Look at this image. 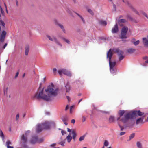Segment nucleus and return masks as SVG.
Wrapping results in <instances>:
<instances>
[{
	"label": "nucleus",
	"instance_id": "nucleus-1",
	"mask_svg": "<svg viewBox=\"0 0 148 148\" xmlns=\"http://www.w3.org/2000/svg\"><path fill=\"white\" fill-rule=\"evenodd\" d=\"M144 114V113L141 112L140 110L130 111L125 114L124 117L121 119V121L126 125V127H127L129 125V119H133L135 116H142Z\"/></svg>",
	"mask_w": 148,
	"mask_h": 148
},
{
	"label": "nucleus",
	"instance_id": "nucleus-2",
	"mask_svg": "<svg viewBox=\"0 0 148 148\" xmlns=\"http://www.w3.org/2000/svg\"><path fill=\"white\" fill-rule=\"evenodd\" d=\"M45 92L49 97L50 101L51 100L53 97H56L58 94L59 89L58 87L54 86L53 83L51 82L50 84L48 85Z\"/></svg>",
	"mask_w": 148,
	"mask_h": 148
},
{
	"label": "nucleus",
	"instance_id": "nucleus-3",
	"mask_svg": "<svg viewBox=\"0 0 148 148\" xmlns=\"http://www.w3.org/2000/svg\"><path fill=\"white\" fill-rule=\"evenodd\" d=\"M34 98H36L37 99H41L47 101H50L49 97L48 96V95L44 94V88H42L41 90H40V89H38L37 92L34 96Z\"/></svg>",
	"mask_w": 148,
	"mask_h": 148
},
{
	"label": "nucleus",
	"instance_id": "nucleus-4",
	"mask_svg": "<svg viewBox=\"0 0 148 148\" xmlns=\"http://www.w3.org/2000/svg\"><path fill=\"white\" fill-rule=\"evenodd\" d=\"M42 125L44 130H49L51 126H55L56 123L53 121H46L42 124Z\"/></svg>",
	"mask_w": 148,
	"mask_h": 148
},
{
	"label": "nucleus",
	"instance_id": "nucleus-5",
	"mask_svg": "<svg viewBox=\"0 0 148 148\" xmlns=\"http://www.w3.org/2000/svg\"><path fill=\"white\" fill-rule=\"evenodd\" d=\"M113 53L111 49H110L107 52V59L109 62L110 68H114L116 65V62H111L112 59Z\"/></svg>",
	"mask_w": 148,
	"mask_h": 148
},
{
	"label": "nucleus",
	"instance_id": "nucleus-6",
	"mask_svg": "<svg viewBox=\"0 0 148 148\" xmlns=\"http://www.w3.org/2000/svg\"><path fill=\"white\" fill-rule=\"evenodd\" d=\"M58 72L59 74L60 75H62V74H64L69 77L71 76V74L70 71L67 70L65 69H60L58 71Z\"/></svg>",
	"mask_w": 148,
	"mask_h": 148
},
{
	"label": "nucleus",
	"instance_id": "nucleus-7",
	"mask_svg": "<svg viewBox=\"0 0 148 148\" xmlns=\"http://www.w3.org/2000/svg\"><path fill=\"white\" fill-rule=\"evenodd\" d=\"M30 132V130H27L25 132V134H23L20 136L21 140L25 144H26L27 143V137Z\"/></svg>",
	"mask_w": 148,
	"mask_h": 148
},
{
	"label": "nucleus",
	"instance_id": "nucleus-8",
	"mask_svg": "<svg viewBox=\"0 0 148 148\" xmlns=\"http://www.w3.org/2000/svg\"><path fill=\"white\" fill-rule=\"evenodd\" d=\"M115 51L117 54L119 58V61H121L124 58L125 56L123 55V54H124V52L123 51L119 49H115Z\"/></svg>",
	"mask_w": 148,
	"mask_h": 148
},
{
	"label": "nucleus",
	"instance_id": "nucleus-9",
	"mask_svg": "<svg viewBox=\"0 0 148 148\" xmlns=\"http://www.w3.org/2000/svg\"><path fill=\"white\" fill-rule=\"evenodd\" d=\"M128 30V28L127 27L124 26L122 28L121 37V38H127L126 35Z\"/></svg>",
	"mask_w": 148,
	"mask_h": 148
},
{
	"label": "nucleus",
	"instance_id": "nucleus-10",
	"mask_svg": "<svg viewBox=\"0 0 148 148\" xmlns=\"http://www.w3.org/2000/svg\"><path fill=\"white\" fill-rule=\"evenodd\" d=\"M127 112V111H124L123 110H120L119 112V114L120 116V117H118L117 118V121L119 120V121H120L121 122H122L121 121V119L123 118L124 117V115L125 114H126L127 112Z\"/></svg>",
	"mask_w": 148,
	"mask_h": 148
},
{
	"label": "nucleus",
	"instance_id": "nucleus-11",
	"mask_svg": "<svg viewBox=\"0 0 148 148\" xmlns=\"http://www.w3.org/2000/svg\"><path fill=\"white\" fill-rule=\"evenodd\" d=\"M38 136L37 135H35L32 137L30 141L31 144H34L38 142Z\"/></svg>",
	"mask_w": 148,
	"mask_h": 148
},
{
	"label": "nucleus",
	"instance_id": "nucleus-12",
	"mask_svg": "<svg viewBox=\"0 0 148 148\" xmlns=\"http://www.w3.org/2000/svg\"><path fill=\"white\" fill-rule=\"evenodd\" d=\"M43 130H44L43 128L42 127V124H38L36 127V131L38 133H39L41 132Z\"/></svg>",
	"mask_w": 148,
	"mask_h": 148
},
{
	"label": "nucleus",
	"instance_id": "nucleus-13",
	"mask_svg": "<svg viewBox=\"0 0 148 148\" xmlns=\"http://www.w3.org/2000/svg\"><path fill=\"white\" fill-rule=\"evenodd\" d=\"M118 31V25L116 23L114 25V27L112 29V33H116Z\"/></svg>",
	"mask_w": 148,
	"mask_h": 148
},
{
	"label": "nucleus",
	"instance_id": "nucleus-14",
	"mask_svg": "<svg viewBox=\"0 0 148 148\" xmlns=\"http://www.w3.org/2000/svg\"><path fill=\"white\" fill-rule=\"evenodd\" d=\"M70 133H71V134H72V138L73 139V140L75 141L77 136L76 132L74 130H73L71 132H70Z\"/></svg>",
	"mask_w": 148,
	"mask_h": 148
},
{
	"label": "nucleus",
	"instance_id": "nucleus-15",
	"mask_svg": "<svg viewBox=\"0 0 148 148\" xmlns=\"http://www.w3.org/2000/svg\"><path fill=\"white\" fill-rule=\"evenodd\" d=\"M144 116H143L141 118H139L137 119L136 120V124L138 125L139 123L142 122L143 120H144Z\"/></svg>",
	"mask_w": 148,
	"mask_h": 148
},
{
	"label": "nucleus",
	"instance_id": "nucleus-16",
	"mask_svg": "<svg viewBox=\"0 0 148 148\" xmlns=\"http://www.w3.org/2000/svg\"><path fill=\"white\" fill-rule=\"evenodd\" d=\"M11 144V142L10 140H8L6 142L5 145L7 146V148H14V147L13 146H9V145Z\"/></svg>",
	"mask_w": 148,
	"mask_h": 148
},
{
	"label": "nucleus",
	"instance_id": "nucleus-17",
	"mask_svg": "<svg viewBox=\"0 0 148 148\" xmlns=\"http://www.w3.org/2000/svg\"><path fill=\"white\" fill-rule=\"evenodd\" d=\"M65 87L66 89V92H69L71 90L70 85L68 84V83L65 86Z\"/></svg>",
	"mask_w": 148,
	"mask_h": 148
},
{
	"label": "nucleus",
	"instance_id": "nucleus-18",
	"mask_svg": "<svg viewBox=\"0 0 148 148\" xmlns=\"http://www.w3.org/2000/svg\"><path fill=\"white\" fill-rule=\"evenodd\" d=\"M99 24L101 25L106 26L107 24L106 21L104 20H101L99 22Z\"/></svg>",
	"mask_w": 148,
	"mask_h": 148
},
{
	"label": "nucleus",
	"instance_id": "nucleus-19",
	"mask_svg": "<svg viewBox=\"0 0 148 148\" xmlns=\"http://www.w3.org/2000/svg\"><path fill=\"white\" fill-rule=\"evenodd\" d=\"M67 142L68 143H70L72 139V137L71 136V133H69L68 136L66 137Z\"/></svg>",
	"mask_w": 148,
	"mask_h": 148
},
{
	"label": "nucleus",
	"instance_id": "nucleus-20",
	"mask_svg": "<svg viewBox=\"0 0 148 148\" xmlns=\"http://www.w3.org/2000/svg\"><path fill=\"white\" fill-rule=\"evenodd\" d=\"M110 72L112 74H115L116 72V70L114 68H110Z\"/></svg>",
	"mask_w": 148,
	"mask_h": 148
},
{
	"label": "nucleus",
	"instance_id": "nucleus-21",
	"mask_svg": "<svg viewBox=\"0 0 148 148\" xmlns=\"http://www.w3.org/2000/svg\"><path fill=\"white\" fill-rule=\"evenodd\" d=\"M136 50L135 49L133 48H130L127 50V52L130 54H132Z\"/></svg>",
	"mask_w": 148,
	"mask_h": 148
},
{
	"label": "nucleus",
	"instance_id": "nucleus-22",
	"mask_svg": "<svg viewBox=\"0 0 148 148\" xmlns=\"http://www.w3.org/2000/svg\"><path fill=\"white\" fill-rule=\"evenodd\" d=\"M0 136L2 138L3 141L5 142L4 135L2 131L1 130H0Z\"/></svg>",
	"mask_w": 148,
	"mask_h": 148
},
{
	"label": "nucleus",
	"instance_id": "nucleus-23",
	"mask_svg": "<svg viewBox=\"0 0 148 148\" xmlns=\"http://www.w3.org/2000/svg\"><path fill=\"white\" fill-rule=\"evenodd\" d=\"M54 41L58 45L60 46V47L62 46V45L61 44L60 42L57 40V38L55 37H54Z\"/></svg>",
	"mask_w": 148,
	"mask_h": 148
},
{
	"label": "nucleus",
	"instance_id": "nucleus-24",
	"mask_svg": "<svg viewBox=\"0 0 148 148\" xmlns=\"http://www.w3.org/2000/svg\"><path fill=\"white\" fill-rule=\"evenodd\" d=\"M136 145L138 148H142V144L139 141H138L137 142Z\"/></svg>",
	"mask_w": 148,
	"mask_h": 148
},
{
	"label": "nucleus",
	"instance_id": "nucleus-25",
	"mask_svg": "<svg viewBox=\"0 0 148 148\" xmlns=\"http://www.w3.org/2000/svg\"><path fill=\"white\" fill-rule=\"evenodd\" d=\"M25 55H27L29 51V48L28 46H26L25 49Z\"/></svg>",
	"mask_w": 148,
	"mask_h": 148
},
{
	"label": "nucleus",
	"instance_id": "nucleus-26",
	"mask_svg": "<svg viewBox=\"0 0 148 148\" xmlns=\"http://www.w3.org/2000/svg\"><path fill=\"white\" fill-rule=\"evenodd\" d=\"M114 121V117L113 116H110L109 119V121L110 123H112Z\"/></svg>",
	"mask_w": 148,
	"mask_h": 148
},
{
	"label": "nucleus",
	"instance_id": "nucleus-27",
	"mask_svg": "<svg viewBox=\"0 0 148 148\" xmlns=\"http://www.w3.org/2000/svg\"><path fill=\"white\" fill-rule=\"evenodd\" d=\"M65 140L66 139H64L63 140H62V141H61V142H58V144L60 145H61V146H64V144L65 143Z\"/></svg>",
	"mask_w": 148,
	"mask_h": 148
},
{
	"label": "nucleus",
	"instance_id": "nucleus-28",
	"mask_svg": "<svg viewBox=\"0 0 148 148\" xmlns=\"http://www.w3.org/2000/svg\"><path fill=\"white\" fill-rule=\"evenodd\" d=\"M46 36L48 38L49 40L50 41H54V37H55L54 36H53L52 37H51L48 35H47Z\"/></svg>",
	"mask_w": 148,
	"mask_h": 148
},
{
	"label": "nucleus",
	"instance_id": "nucleus-29",
	"mask_svg": "<svg viewBox=\"0 0 148 148\" xmlns=\"http://www.w3.org/2000/svg\"><path fill=\"white\" fill-rule=\"evenodd\" d=\"M135 136V133H132L129 136V140H128V141H130V140L132 139Z\"/></svg>",
	"mask_w": 148,
	"mask_h": 148
},
{
	"label": "nucleus",
	"instance_id": "nucleus-30",
	"mask_svg": "<svg viewBox=\"0 0 148 148\" xmlns=\"http://www.w3.org/2000/svg\"><path fill=\"white\" fill-rule=\"evenodd\" d=\"M126 22V21L125 19H121L118 21V23H125Z\"/></svg>",
	"mask_w": 148,
	"mask_h": 148
},
{
	"label": "nucleus",
	"instance_id": "nucleus-31",
	"mask_svg": "<svg viewBox=\"0 0 148 148\" xmlns=\"http://www.w3.org/2000/svg\"><path fill=\"white\" fill-rule=\"evenodd\" d=\"M62 38L64 41L66 42L68 44H69L70 43V42L68 39H66L64 37Z\"/></svg>",
	"mask_w": 148,
	"mask_h": 148
},
{
	"label": "nucleus",
	"instance_id": "nucleus-32",
	"mask_svg": "<svg viewBox=\"0 0 148 148\" xmlns=\"http://www.w3.org/2000/svg\"><path fill=\"white\" fill-rule=\"evenodd\" d=\"M61 119L63 122H65L67 120V118L66 116H64L61 118Z\"/></svg>",
	"mask_w": 148,
	"mask_h": 148
},
{
	"label": "nucleus",
	"instance_id": "nucleus-33",
	"mask_svg": "<svg viewBox=\"0 0 148 148\" xmlns=\"http://www.w3.org/2000/svg\"><path fill=\"white\" fill-rule=\"evenodd\" d=\"M8 88H4V93L5 95H6L7 94Z\"/></svg>",
	"mask_w": 148,
	"mask_h": 148
},
{
	"label": "nucleus",
	"instance_id": "nucleus-34",
	"mask_svg": "<svg viewBox=\"0 0 148 148\" xmlns=\"http://www.w3.org/2000/svg\"><path fill=\"white\" fill-rule=\"evenodd\" d=\"M55 22L56 24H58V26L61 28V29L64 28L63 25H62L60 24H58L57 23V21L56 20L55 21Z\"/></svg>",
	"mask_w": 148,
	"mask_h": 148
},
{
	"label": "nucleus",
	"instance_id": "nucleus-35",
	"mask_svg": "<svg viewBox=\"0 0 148 148\" xmlns=\"http://www.w3.org/2000/svg\"><path fill=\"white\" fill-rule=\"evenodd\" d=\"M133 44L135 45V46H137L140 43V41L139 40H137L135 42H133Z\"/></svg>",
	"mask_w": 148,
	"mask_h": 148
},
{
	"label": "nucleus",
	"instance_id": "nucleus-36",
	"mask_svg": "<svg viewBox=\"0 0 148 148\" xmlns=\"http://www.w3.org/2000/svg\"><path fill=\"white\" fill-rule=\"evenodd\" d=\"M85 136V135H84L80 137L79 138V141H81L83 140L84 139Z\"/></svg>",
	"mask_w": 148,
	"mask_h": 148
},
{
	"label": "nucleus",
	"instance_id": "nucleus-37",
	"mask_svg": "<svg viewBox=\"0 0 148 148\" xmlns=\"http://www.w3.org/2000/svg\"><path fill=\"white\" fill-rule=\"evenodd\" d=\"M44 140V139L42 138H40L39 139H38V140L37 142L39 143H41Z\"/></svg>",
	"mask_w": 148,
	"mask_h": 148
},
{
	"label": "nucleus",
	"instance_id": "nucleus-38",
	"mask_svg": "<svg viewBox=\"0 0 148 148\" xmlns=\"http://www.w3.org/2000/svg\"><path fill=\"white\" fill-rule=\"evenodd\" d=\"M118 125L121 128V131H122L124 130V127L123 126H121L119 122H118Z\"/></svg>",
	"mask_w": 148,
	"mask_h": 148
},
{
	"label": "nucleus",
	"instance_id": "nucleus-39",
	"mask_svg": "<svg viewBox=\"0 0 148 148\" xmlns=\"http://www.w3.org/2000/svg\"><path fill=\"white\" fill-rule=\"evenodd\" d=\"M87 11L89 12L91 14L93 15L94 13L92 11V10L90 9H87Z\"/></svg>",
	"mask_w": 148,
	"mask_h": 148
},
{
	"label": "nucleus",
	"instance_id": "nucleus-40",
	"mask_svg": "<svg viewBox=\"0 0 148 148\" xmlns=\"http://www.w3.org/2000/svg\"><path fill=\"white\" fill-rule=\"evenodd\" d=\"M109 143L107 140H105L104 143V145L106 147H107L108 146Z\"/></svg>",
	"mask_w": 148,
	"mask_h": 148
},
{
	"label": "nucleus",
	"instance_id": "nucleus-41",
	"mask_svg": "<svg viewBox=\"0 0 148 148\" xmlns=\"http://www.w3.org/2000/svg\"><path fill=\"white\" fill-rule=\"evenodd\" d=\"M132 10L134 12H135L136 14L138 15L139 14V13L138 11H137L134 8H132Z\"/></svg>",
	"mask_w": 148,
	"mask_h": 148
},
{
	"label": "nucleus",
	"instance_id": "nucleus-42",
	"mask_svg": "<svg viewBox=\"0 0 148 148\" xmlns=\"http://www.w3.org/2000/svg\"><path fill=\"white\" fill-rule=\"evenodd\" d=\"M73 106H72L70 107V113L71 114L72 112V109L73 108Z\"/></svg>",
	"mask_w": 148,
	"mask_h": 148
},
{
	"label": "nucleus",
	"instance_id": "nucleus-43",
	"mask_svg": "<svg viewBox=\"0 0 148 148\" xmlns=\"http://www.w3.org/2000/svg\"><path fill=\"white\" fill-rule=\"evenodd\" d=\"M148 63V59L147 60H146L145 61V62L142 65L143 66H146V64Z\"/></svg>",
	"mask_w": 148,
	"mask_h": 148
},
{
	"label": "nucleus",
	"instance_id": "nucleus-44",
	"mask_svg": "<svg viewBox=\"0 0 148 148\" xmlns=\"http://www.w3.org/2000/svg\"><path fill=\"white\" fill-rule=\"evenodd\" d=\"M79 17L82 20L83 23H85V20L81 16Z\"/></svg>",
	"mask_w": 148,
	"mask_h": 148
},
{
	"label": "nucleus",
	"instance_id": "nucleus-45",
	"mask_svg": "<svg viewBox=\"0 0 148 148\" xmlns=\"http://www.w3.org/2000/svg\"><path fill=\"white\" fill-rule=\"evenodd\" d=\"M127 17L128 18L131 20H133L132 18L130 15H128L127 16Z\"/></svg>",
	"mask_w": 148,
	"mask_h": 148
},
{
	"label": "nucleus",
	"instance_id": "nucleus-46",
	"mask_svg": "<svg viewBox=\"0 0 148 148\" xmlns=\"http://www.w3.org/2000/svg\"><path fill=\"white\" fill-rule=\"evenodd\" d=\"M125 133V132H122L120 133V135L121 136H122L123 135H124Z\"/></svg>",
	"mask_w": 148,
	"mask_h": 148
},
{
	"label": "nucleus",
	"instance_id": "nucleus-47",
	"mask_svg": "<svg viewBox=\"0 0 148 148\" xmlns=\"http://www.w3.org/2000/svg\"><path fill=\"white\" fill-rule=\"evenodd\" d=\"M61 133L62 135L66 133V132L63 130H62Z\"/></svg>",
	"mask_w": 148,
	"mask_h": 148
},
{
	"label": "nucleus",
	"instance_id": "nucleus-48",
	"mask_svg": "<svg viewBox=\"0 0 148 148\" xmlns=\"http://www.w3.org/2000/svg\"><path fill=\"white\" fill-rule=\"evenodd\" d=\"M82 121L83 122H84L86 120V118L84 116H82Z\"/></svg>",
	"mask_w": 148,
	"mask_h": 148
},
{
	"label": "nucleus",
	"instance_id": "nucleus-49",
	"mask_svg": "<svg viewBox=\"0 0 148 148\" xmlns=\"http://www.w3.org/2000/svg\"><path fill=\"white\" fill-rule=\"evenodd\" d=\"M53 72L54 73H55L57 71V69L56 68H54L53 69Z\"/></svg>",
	"mask_w": 148,
	"mask_h": 148
},
{
	"label": "nucleus",
	"instance_id": "nucleus-50",
	"mask_svg": "<svg viewBox=\"0 0 148 148\" xmlns=\"http://www.w3.org/2000/svg\"><path fill=\"white\" fill-rule=\"evenodd\" d=\"M17 7H18L19 6L18 2L17 0H16L15 1Z\"/></svg>",
	"mask_w": 148,
	"mask_h": 148
},
{
	"label": "nucleus",
	"instance_id": "nucleus-51",
	"mask_svg": "<svg viewBox=\"0 0 148 148\" xmlns=\"http://www.w3.org/2000/svg\"><path fill=\"white\" fill-rule=\"evenodd\" d=\"M19 118V114H18L16 115V120H17Z\"/></svg>",
	"mask_w": 148,
	"mask_h": 148
},
{
	"label": "nucleus",
	"instance_id": "nucleus-52",
	"mask_svg": "<svg viewBox=\"0 0 148 148\" xmlns=\"http://www.w3.org/2000/svg\"><path fill=\"white\" fill-rule=\"evenodd\" d=\"M67 11L71 15V10H69V9H68V10H67Z\"/></svg>",
	"mask_w": 148,
	"mask_h": 148
},
{
	"label": "nucleus",
	"instance_id": "nucleus-53",
	"mask_svg": "<svg viewBox=\"0 0 148 148\" xmlns=\"http://www.w3.org/2000/svg\"><path fill=\"white\" fill-rule=\"evenodd\" d=\"M75 120L74 119H72L71 120V123H74L75 122Z\"/></svg>",
	"mask_w": 148,
	"mask_h": 148
},
{
	"label": "nucleus",
	"instance_id": "nucleus-54",
	"mask_svg": "<svg viewBox=\"0 0 148 148\" xmlns=\"http://www.w3.org/2000/svg\"><path fill=\"white\" fill-rule=\"evenodd\" d=\"M135 41H136V39L135 38L132 39L131 41V42L133 43V42H135Z\"/></svg>",
	"mask_w": 148,
	"mask_h": 148
},
{
	"label": "nucleus",
	"instance_id": "nucleus-55",
	"mask_svg": "<svg viewBox=\"0 0 148 148\" xmlns=\"http://www.w3.org/2000/svg\"><path fill=\"white\" fill-rule=\"evenodd\" d=\"M18 74H19V72H17L16 75H15V77L16 78L18 76Z\"/></svg>",
	"mask_w": 148,
	"mask_h": 148
},
{
	"label": "nucleus",
	"instance_id": "nucleus-56",
	"mask_svg": "<svg viewBox=\"0 0 148 148\" xmlns=\"http://www.w3.org/2000/svg\"><path fill=\"white\" fill-rule=\"evenodd\" d=\"M56 145V143H53L51 145V147H53V146H55Z\"/></svg>",
	"mask_w": 148,
	"mask_h": 148
},
{
	"label": "nucleus",
	"instance_id": "nucleus-57",
	"mask_svg": "<svg viewBox=\"0 0 148 148\" xmlns=\"http://www.w3.org/2000/svg\"><path fill=\"white\" fill-rule=\"evenodd\" d=\"M147 58H148V57L147 56H145V57H143V59L144 60H146L147 59Z\"/></svg>",
	"mask_w": 148,
	"mask_h": 148
},
{
	"label": "nucleus",
	"instance_id": "nucleus-58",
	"mask_svg": "<svg viewBox=\"0 0 148 148\" xmlns=\"http://www.w3.org/2000/svg\"><path fill=\"white\" fill-rule=\"evenodd\" d=\"M42 83H40V87L38 89H40V90H41V89H40V86L42 85Z\"/></svg>",
	"mask_w": 148,
	"mask_h": 148
},
{
	"label": "nucleus",
	"instance_id": "nucleus-59",
	"mask_svg": "<svg viewBox=\"0 0 148 148\" xmlns=\"http://www.w3.org/2000/svg\"><path fill=\"white\" fill-rule=\"evenodd\" d=\"M67 131L68 132H71L72 131L69 128H67Z\"/></svg>",
	"mask_w": 148,
	"mask_h": 148
},
{
	"label": "nucleus",
	"instance_id": "nucleus-60",
	"mask_svg": "<svg viewBox=\"0 0 148 148\" xmlns=\"http://www.w3.org/2000/svg\"><path fill=\"white\" fill-rule=\"evenodd\" d=\"M103 112L105 114H109V112H108L103 111Z\"/></svg>",
	"mask_w": 148,
	"mask_h": 148
},
{
	"label": "nucleus",
	"instance_id": "nucleus-61",
	"mask_svg": "<svg viewBox=\"0 0 148 148\" xmlns=\"http://www.w3.org/2000/svg\"><path fill=\"white\" fill-rule=\"evenodd\" d=\"M7 43H5L3 46V48L4 49L6 47L7 45Z\"/></svg>",
	"mask_w": 148,
	"mask_h": 148
},
{
	"label": "nucleus",
	"instance_id": "nucleus-62",
	"mask_svg": "<svg viewBox=\"0 0 148 148\" xmlns=\"http://www.w3.org/2000/svg\"><path fill=\"white\" fill-rule=\"evenodd\" d=\"M64 33L66 32V31L64 28L62 29Z\"/></svg>",
	"mask_w": 148,
	"mask_h": 148
},
{
	"label": "nucleus",
	"instance_id": "nucleus-63",
	"mask_svg": "<svg viewBox=\"0 0 148 148\" xmlns=\"http://www.w3.org/2000/svg\"><path fill=\"white\" fill-rule=\"evenodd\" d=\"M68 105H67L65 108V110H68Z\"/></svg>",
	"mask_w": 148,
	"mask_h": 148
},
{
	"label": "nucleus",
	"instance_id": "nucleus-64",
	"mask_svg": "<svg viewBox=\"0 0 148 148\" xmlns=\"http://www.w3.org/2000/svg\"><path fill=\"white\" fill-rule=\"evenodd\" d=\"M66 97L67 99L69 101L70 100V98H69V97L68 96H66Z\"/></svg>",
	"mask_w": 148,
	"mask_h": 148
}]
</instances>
